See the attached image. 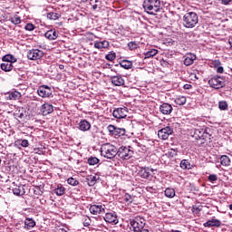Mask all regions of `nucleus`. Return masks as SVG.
I'll return each instance as SVG.
<instances>
[{
	"mask_svg": "<svg viewBox=\"0 0 232 232\" xmlns=\"http://www.w3.org/2000/svg\"><path fill=\"white\" fill-rule=\"evenodd\" d=\"M201 144H204V141H201Z\"/></svg>",
	"mask_w": 232,
	"mask_h": 232,
	"instance_id": "obj_60",
	"label": "nucleus"
},
{
	"mask_svg": "<svg viewBox=\"0 0 232 232\" xmlns=\"http://www.w3.org/2000/svg\"><path fill=\"white\" fill-rule=\"evenodd\" d=\"M231 0H221L222 5H227Z\"/></svg>",
	"mask_w": 232,
	"mask_h": 232,
	"instance_id": "obj_54",
	"label": "nucleus"
},
{
	"mask_svg": "<svg viewBox=\"0 0 232 232\" xmlns=\"http://www.w3.org/2000/svg\"><path fill=\"white\" fill-rule=\"evenodd\" d=\"M165 197H167L168 198H173V197H175V189L169 188H166Z\"/></svg>",
	"mask_w": 232,
	"mask_h": 232,
	"instance_id": "obj_36",
	"label": "nucleus"
},
{
	"mask_svg": "<svg viewBox=\"0 0 232 232\" xmlns=\"http://www.w3.org/2000/svg\"><path fill=\"white\" fill-rule=\"evenodd\" d=\"M40 111L44 116L50 115V113H53V105L45 102L41 106Z\"/></svg>",
	"mask_w": 232,
	"mask_h": 232,
	"instance_id": "obj_16",
	"label": "nucleus"
},
{
	"mask_svg": "<svg viewBox=\"0 0 232 232\" xmlns=\"http://www.w3.org/2000/svg\"><path fill=\"white\" fill-rule=\"evenodd\" d=\"M92 128V124L86 121H81L79 123V130H81V131H89V130Z\"/></svg>",
	"mask_w": 232,
	"mask_h": 232,
	"instance_id": "obj_24",
	"label": "nucleus"
},
{
	"mask_svg": "<svg viewBox=\"0 0 232 232\" xmlns=\"http://www.w3.org/2000/svg\"><path fill=\"white\" fill-rule=\"evenodd\" d=\"M36 223L34 218H26L24 220V229H32L33 227H35Z\"/></svg>",
	"mask_w": 232,
	"mask_h": 232,
	"instance_id": "obj_26",
	"label": "nucleus"
},
{
	"mask_svg": "<svg viewBox=\"0 0 232 232\" xmlns=\"http://www.w3.org/2000/svg\"><path fill=\"white\" fill-rule=\"evenodd\" d=\"M151 173H153V169H150V167H141L138 172V175L141 179H150Z\"/></svg>",
	"mask_w": 232,
	"mask_h": 232,
	"instance_id": "obj_14",
	"label": "nucleus"
},
{
	"mask_svg": "<svg viewBox=\"0 0 232 232\" xmlns=\"http://www.w3.org/2000/svg\"><path fill=\"white\" fill-rule=\"evenodd\" d=\"M195 59H197V56L195 54H188V56H186L184 60L185 66H191V64L195 63Z\"/></svg>",
	"mask_w": 232,
	"mask_h": 232,
	"instance_id": "obj_27",
	"label": "nucleus"
},
{
	"mask_svg": "<svg viewBox=\"0 0 232 232\" xmlns=\"http://www.w3.org/2000/svg\"><path fill=\"white\" fill-rule=\"evenodd\" d=\"M193 137L196 140H210L211 135L208 133L204 129H195Z\"/></svg>",
	"mask_w": 232,
	"mask_h": 232,
	"instance_id": "obj_9",
	"label": "nucleus"
},
{
	"mask_svg": "<svg viewBox=\"0 0 232 232\" xmlns=\"http://www.w3.org/2000/svg\"><path fill=\"white\" fill-rule=\"evenodd\" d=\"M94 48H96L97 50L110 48V42H108L106 40L102 41V42H95Z\"/></svg>",
	"mask_w": 232,
	"mask_h": 232,
	"instance_id": "obj_23",
	"label": "nucleus"
},
{
	"mask_svg": "<svg viewBox=\"0 0 232 232\" xmlns=\"http://www.w3.org/2000/svg\"><path fill=\"white\" fill-rule=\"evenodd\" d=\"M208 179L209 182H217L218 180V176H217L216 174H211L208 176Z\"/></svg>",
	"mask_w": 232,
	"mask_h": 232,
	"instance_id": "obj_49",
	"label": "nucleus"
},
{
	"mask_svg": "<svg viewBox=\"0 0 232 232\" xmlns=\"http://www.w3.org/2000/svg\"><path fill=\"white\" fill-rule=\"evenodd\" d=\"M44 57V52L39 49H32L27 53V58L30 61H39V59H43Z\"/></svg>",
	"mask_w": 232,
	"mask_h": 232,
	"instance_id": "obj_10",
	"label": "nucleus"
},
{
	"mask_svg": "<svg viewBox=\"0 0 232 232\" xmlns=\"http://www.w3.org/2000/svg\"><path fill=\"white\" fill-rule=\"evenodd\" d=\"M118 149L111 143H104L101 147V155L105 159H113L117 156Z\"/></svg>",
	"mask_w": 232,
	"mask_h": 232,
	"instance_id": "obj_2",
	"label": "nucleus"
},
{
	"mask_svg": "<svg viewBox=\"0 0 232 232\" xmlns=\"http://www.w3.org/2000/svg\"><path fill=\"white\" fill-rule=\"evenodd\" d=\"M130 225L131 226L134 232H138L144 229V226H146V220L142 218H135L134 219L130 220Z\"/></svg>",
	"mask_w": 232,
	"mask_h": 232,
	"instance_id": "obj_7",
	"label": "nucleus"
},
{
	"mask_svg": "<svg viewBox=\"0 0 232 232\" xmlns=\"http://www.w3.org/2000/svg\"><path fill=\"white\" fill-rule=\"evenodd\" d=\"M44 36L49 41H55L59 37V32L55 31V29H51L44 34Z\"/></svg>",
	"mask_w": 232,
	"mask_h": 232,
	"instance_id": "obj_19",
	"label": "nucleus"
},
{
	"mask_svg": "<svg viewBox=\"0 0 232 232\" xmlns=\"http://www.w3.org/2000/svg\"><path fill=\"white\" fill-rule=\"evenodd\" d=\"M16 142L20 144L22 148H28V146H30L28 140H18Z\"/></svg>",
	"mask_w": 232,
	"mask_h": 232,
	"instance_id": "obj_42",
	"label": "nucleus"
},
{
	"mask_svg": "<svg viewBox=\"0 0 232 232\" xmlns=\"http://www.w3.org/2000/svg\"><path fill=\"white\" fill-rule=\"evenodd\" d=\"M61 17V14L57 13H48L47 14V19H50L51 21H57Z\"/></svg>",
	"mask_w": 232,
	"mask_h": 232,
	"instance_id": "obj_37",
	"label": "nucleus"
},
{
	"mask_svg": "<svg viewBox=\"0 0 232 232\" xmlns=\"http://www.w3.org/2000/svg\"><path fill=\"white\" fill-rule=\"evenodd\" d=\"M19 117H20V119H21V118L23 117V113H21Z\"/></svg>",
	"mask_w": 232,
	"mask_h": 232,
	"instance_id": "obj_58",
	"label": "nucleus"
},
{
	"mask_svg": "<svg viewBox=\"0 0 232 232\" xmlns=\"http://www.w3.org/2000/svg\"><path fill=\"white\" fill-rule=\"evenodd\" d=\"M133 148L131 147H125L121 146L118 149L117 155L120 159H122V160H130L131 157H133Z\"/></svg>",
	"mask_w": 232,
	"mask_h": 232,
	"instance_id": "obj_4",
	"label": "nucleus"
},
{
	"mask_svg": "<svg viewBox=\"0 0 232 232\" xmlns=\"http://www.w3.org/2000/svg\"><path fill=\"white\" fill-rule=\"evenodd\" d=\"M22 95L21 92L14 91V92H8L6 95V100L7 101H19V99H21Z\"/></svg>",
	"mask_w": 232,
	"mask_h": 232,
	"instance_id": "obj_22",
	"label": "nucleus"
},
{
	"mask_svg": "<svg viewBox=\"0 0 232 232\" xmlns=\"http://www.w3.org/2000/svg\"><path fill=\"white\" fill-rule=\"evenodd\" d=\"M123 200L124 202H127V204H131V202H133V197H131V195L130 194H125L123 197Z\"/></svg>",
	"mask_w": 232,
	"mask_h": 232,
	"instance_id": "obj_45",
	"label": "nucleus"
},
{
	"mask_svg": "<svg viewBox=\"0 0 232 232\" xmlns=\"http://www.w3.org/2000/svg\"><path fill=\"white\" fill-rule=\"evenodd\" d=\"M227 102H226V101H221V102H218V108H219V110H221V111H226V110H227Z\"/></svg>",
	"mask_w": 232,
	"mask_h": 232,
	"instance_id": "obj_43",
	"label": "nucleus"
},
{
	"mask_svg": "<svg viewBox=\"0 0 232 232\" xmlns=\"http://www.w3.org/2000/svg\"><path fill=\"white\" fill-rule=\"evenodd\" d=\"M54 193L57 195V197H63V195L66 193V188L63 185L58 184L57 188H54Z\"/></svg>",
	"mask_w": 232,
	"mask_h": 232,
	"instance_id": "obj_30",
	"label": "nucleus"
},
{
	"mask_svg": "<svg viewBox=\"0 0 232 232\" xmlns=\"http://www.w3.org/2000/svg\"><path fill=\"white\" fill-rule=\"evenodd\" d=\"M220 164L221 166H230L231 160L229 159V157L223 155L220 157Z\"/></svg>",
	"mask_w": 232,
	"mask_h": 232,
	"instance_id": "obj_33",
	"label": "nucleus"
},
{
	"mask_svg": "<svg viewBox=\"0 0 232 232\" xmlns=\"http://www.w3.org/2000/svg\"><path fill=\"white\" fill-rule=\"evenodd\" d=\"M112 115L115 119H126V117H128V108L120 107V108L114 109Z\"/></svg>",
	"mask_w": 232,
	"mask_h": 232,
	"instance_id": "obj_13",
	"label": "nucleus"
},
{
	"mask_svg": "<svg viewBox=\"0 0 232 232\" xmlns=\"http://www.w3.org/2000/svg\"><path fill=\"white\" fill-rule=\"evenodd\" d=\"M83 3H85L86 0H82Z\"/></svg>",
	"mask_w": 232,
	"mask_h": 232,
	"instance_id": "obj_59",
	"label": "nucleus"
},
{
	"mask_svg": "<svg viewBox=\"0 0 232 232\" xmlns=\"http://www.w3.org/2000/svg\"><path fill=\"white\" fill-rule=\"evenodd\" d=\"M142 7L148 15H157L162 10V1L143 0Z\"/></svg>",
	"mask_w": 232,
	"mask_h": 232,
	"instance_id": "obj_1",
	"label": "nucleus"
},
{
	"mask_svg": "<svg viewBox=\"0 0 232 232\" xmlns=\"http://www.w3.org/2000/svg\"><path fill=\"white\" fill-rule=\"evenodd\" d=\"M168 157H169L170 159H173L174 157H177V151L173 149H171L168 153H167Z\"/></svg>",
	"mask_w": 232,
	"mask_h": 232,
	"instance_id": "obj_50",
	"label": "nucleus"
},
{
	"mask_svg": "<svg viewBox=\"0 0 232 232\" xmlns=\"http://www.w3.org/2000/svg\"><path fill=\"white\" fill-rule=\"evenodd\" d=\"M68 184H70V186H79V180L73 179V178H69L67 179Z\"/></svg>",
	"mask_w": 232,
	"mask_h": 232,
	"instance_id": "obj_47",
	"label": "nucleus"
},
{
	"mask_svg": "<svg viewBox=\"0 0 232 232\" xmlns=\"http://www.w3.org/2000/svg\"><path fill=\"white\" fill-rule=\"evenodd\" d=\"M0 164H1V158H0Z\"/></svg>",
	"mask_w": 232,
	"mask_h": 232,
	"instance_id": "obj_61",
	"label": "nucleus"
},
{
	"mask_svg": "<svg viewBox=\"0 0 232 232\" xmlns=\"http://www.w3.org/2000/svg\"><path fill=\"white\" fill-rule=\"evenodd\" d=\"M222 222L218 219H210L203 224L204 227H220Z\"/></svg>",
	"mask_w": 232,
	"mask_h": 232,
	"instance_id": "obj_21",
	"label": "nucleus"
},
{
	"mask_svg": "<svg viewBox=\"0 0 232 232\" xmlns=\"http://www.w3.org/2000/svg\"><path fill=\"white\" fill-rule=\"evenodd\" d=\"M59 69H60V70H64V65L60 64V65H59Z\"/></svg>",
	"mask_w": 232,
	"mask_h": 232,
	"instance_id": "obj_55",
	"label": "nucleus"
},
{
	"mask_svg": "<svg viewBox=\"0 0 232 232\" xmlns=\"http://www.w3.org/2000/svg\"><path fill=\"white\" fill-rule=\"evenodd\" d=\"M198 24V14L195 12L186 13L183 16V25L185 28H195Z\"/></svg>",
	"mask_w": 232,
	"mask_h": 232,
	"instance_id": "obj_3",
	"label": "nucleus"
},
{
	"mask_svg": "<svg viewBox=\"0 0 232 232\" xmlns=\"http://www.w3.org/2000/svg\"><path fill=\"white\" fill-rule=\"evenodd\" d=\"M128 46H129L130 50H137L139 48V43H137V42H130L128 44Z\"/></svg>",
	"mask_w": 232,
	"mask_h": 232,
	"instance_id": "obj_46",
	"label": "nucleus"
},
{
	"mask_svg": "<svg viewBox=\"0 0 232 232\" xmlns=\"http://www.w3.org/2000/svg\"><path fill=\"white\" fill-rule=\"evenodd\" d=\"M160 111L162 115H170L171 111H173V106L169 103H162L160 106Z\"/></svg>",
	"mask_w": 232,
	"mask_h": 232,
	"instance_id": "obj_18",
	"label": "nucleus"
},
{
	"mask_svg": "<svg viewBox=\"0 0 232 232\" xmlns=\"http://www.w3.org/2000/svg\"><path fill=\"white\" fill-rule=\"evenodd\" d=\"M102 6V2L101 0H95V4L92 5V10H101Z\"/></svg>",
	"mask_w": 232,
	"mask_h": 232,
	"instance_id": "obj_44",
	"label": "nucleus"
},
{
	"mask_svg": "<svg viewBox=\"0 0 232 232\" xmlns=\"http://www.w3.org/2000/svg\"><path fill=\"white\" fill-rule=\"evenodd\" d=\"M169 135H173V128L167 126L158 131L159 139L161 140H168Z\"/></svg>",
	"mask_w": 232,
	"mask_h": 232,
	"instance_id": "obj_12",
	"label": "nucleus"
},
{
	"mask_svg": "<svg viewBox=\"0 0 232 232\" xmlns=\"http://www.w3.org/2000/svg\"><path fill=\"white\" fill-rule=\"evenodd\" d=\"M24 28L27 32H34V30H35V25H34L32 23H28L25 24Z\"/></svg>",
	"mask_w": 232,
	"mask_h": 232,
	"instance_id": "obj_48",
	"label": "nucleus"
},
{
	"mask_svg": "<svg viewBox=\"0 0 232 232\" xmlns=\"http://www.w3.org/2000/svg\"><path fill=\"white\" fill-rule=\"evenodd\" d=\"M82 220L84 227H88L92 224V219L88 216H83Z\"/></svg>",
	"mask_w": 232,
	"mask_h": 232,
	"instance_id": "obj_40",
	"label": "nucleus"
},
{
	"mask_svg": "<svg viewBox=\"0 0 232 232\" xmlns=\"http://www.w3.org/2000/svg\"><path fill=\"white\" fill-rule=\"evenodd\" d=\"M100 160L97 157H91L88 159V164L90 166H95V164H99Z\"/></svg>",
	"mask_w": 232,
	"mask_h": 232,
	"instance_id": "obj_39",
	"label": "nucleus"
},
{
	"mask_svg": "<svg viewBox=\"0 0 232 232\" xmlns=\"http://www.w3.org/2000/svg\"><path fill=\"white\" fill-rule=\"evenodd\" d=\"M181 169H193V165L189 162V160H182L179 164Z\"/></svg>",
	"mask_w": 232,
	"mask_h": 232,
	"instance_id": "obj_28",
	"label": "nucleus"
},
{
	"mask_svg": "<svg viewBox=\"0 0 232 232\" xmlns=\"http://www.w3.org/2000/svg\"><path fill=\"white\" fill-rule=\"evenodd\" d=\"M157 53H159V50L150 49V51H148L147 53H144L145 59H150L151 57H155V55H157Z\"/></svg>",
	"mask_w": 232,
	"mask_h": 232,
	"instance_id": "obj_34",
	"label": "nucleus"
},
{
	"mask_svg": "<svg viewBox=\"0 0 232 232\" xmlns=\"http://www.w3.org/2000/svg\"><path fill=\"white\" fill-rule=\"evenodd\" d=\"M103 220H105L107 224H111L112 226L119 224V217L117 216V212L112 211L105 213Z\"/></svg>",
	"mask_w": 232,
	"mask_h": 232,
	"instance_id": "obj_11",
	"label": "nucleus"
},
{
	"mask_svg": "<svg viewBox=\"0 0 232 232\" xmlns=\"http://www.w3.org/2000/svg\"><path fill=\"white\" fill-rule=\"evenodd\" d=\"M212 65L214 68H218L220 65V60H214Z\"/></svg>",
	"mask_w": 232,
	"mask_h": 232,
	"instance_id": "obj_52",
	"label": "nucleus"
},
{
	"mask_svg": "<svg viewBox=\"0 0 232 232\" xmlns=\"http://www.w3.org/2000/svg\"><path fill=\"white\" fill-rule=\"evenodd\" d=\"M189 86L191 85H185L186 90H189Z\"/></svg>",
	"mask_w": 232,
	"mask_h": 232,
	"instance_id": "obj_56",
	"label": "nucleus"
},
{
	"mask_svg": "<svg viewBox=\"0 0 232 232\" xmlns=\"http://www.w3.org/2000/svg\"><path fill=\"white\" fill-rule=\"evenodd\" d=\"M1 69L4 72H12V70H14V63L4 62L3 63H1Z\"/></svg>",
	"mask_w": 232,
	"mask_h": 232,
	"instance_id": "obj_29",
	"label": "nucleus"
},
{
	"mask_svg": "<svg viewBox=\"0 0 232 232\" xmlns=\"http://www.w3.org/2000/svg\"><path fill=\"white\" fill-rule=\"evenodd\" d=\"M10 21L13 24H21V16L15 14L10 18Z\"/></svg>",
	"mask_w": 232,
	"mask_h": 232,
	"instance_id": "obj_38",
	"label": "nucleus"
},
{
	"mask_svg": "<svg viewBox=\"0 0 232 232\" xmlns=\"http://www.w3.org/2000/svg\"><path fill=\"white\" fill-rule=\"evenodd\" d=\"M175 104H178V106H184L187 102V99L185 96H178L175 101Z\"/></svg>",
	"mask_w": 232,
	"mask_h": 232,
	"instance_id": "obj_32",
	"label": "nucleus"
},
{
	"mask_svg": "<svg viewBox=\"0 0 232 232\" xmlns=\"http://www.w3.org/2000/svg\"><path fill=\"white\" fill-rule=\"evenodd\" d=\"M89 211L92 215H101V213H106V208L102 205H91Z\"/></svg>",
	"mask_w": 232,
	"mask_h": 232,
	"instance_id": "obj_15",
	"label": "nucleus"
},
{
	"mask_svg": "<svg viewBox=\"0 0 232 232\" xmlns=\"http://www.w3.org/2000/svg\"><path fill=\"white\" fill-rule=\"evenodd\" d=\"M52 93H53V92L48 85H40L37 89V94L39 97H42V99L52 97Z\"/></svg>",
	"mask_w": 232,
	"mask_h": 232,
	"instance_id": "obj_8",
	"label": "nucleus"
},
{
	"mask_svg": "<svg viewBox=\"0 0 232 232\" xmlns=\"http://www.w3.org/2000/svg\"><path fill=\"white\" fill-rule=\"evenodd\" d=\"M111 81L113 86H124V78L121 75L111 76Z\"/></svg>",
	"mask_w": 232,
	"mask_h": 232,
	"instance_id": "obj_20",
	"label": "nucleus"
},
{
	"mask_svg": "<svg viewBox=\"0 0 232 232\" xmlns=\"http://www.w3.org/2000/svg\"><path fill=\"white\" fill-rule=\"evenodd\" d=\"M105 59L111 62L115 61V59H117V54L114 52H111L105 56Z\"/></svg>",
	"mask_w": 232,
	"mask_h": 232,
	"instance_id": "obj_41",
	"label": "nucleus"
},
{
	"mask_svg": "<svg viewBox=\"0 0 232 232\" xmlns=\"http://www.w3.org/2000/svg\"><path fill=\"white\" fill-rule=\"evenodd\" d=\"M228 208H229L230 211H232V204H230V205L228 206Z\"/></svg>",
	"mask_w": 232,
	"mask_h": 232,
	"instance_id": "obj_57",
	"label": "nucleus"
},
{
	"mask_svg": "<svg viewBox=\"0 0 232 232\" xmlns=\"http://www.w3.org/2000/svg\"><path fill=\"white\" fill-rule=\"evenodd\" d=\"M217 72H218V73H224V67H222L220 65L218 66Z\"/></svg>",
	"mask_w": 232,
	"mask_h": 232,
	"instance_id": "obj_53",
	"label": "nucleus"
},
{
	"mask_svg": "<svg viewBox=\"0 0 232 232\" xmlns=\"http://www.w3.org/2000/svg\"><path fill=\"white\" fill-rule=\"evenodd\" d=\"M2 61L4 63H15V57H14V55H12V54H6V55L3 56Z\"/></svg>",
	"mask_w": 232,
	"mask_h": 232,
	"instance_id": "obj_35",
	"label": "nucleus"
},
{
	"mask_svg": "<svg viewBox=\"0 0 232 232\" xmlns=\"http://www.w3.org/2000/svg\"><path fill=\"white\" fill-rule=\"evenodd\" d=\"M24 185H14V187L12 188V191L14 195H16V197H23V195H25L26 188H24Z\"/></svg>",
	"mask_w": 232,
	"mask_h": 232,
	"instance_id": "obj_17",
	"label": "nucleus"
},
{
	"mask_svg": "<svg viewBox=\"0 0 232 232\" xmlns=\"http://www.w3.org/2000/svg\"><path fill=\"white\" fill-rule=\"evenodd\" d=\"M189 78L191 81H198V76L195 72L190 73Z\"/></svg>",
	"mask_w": 232,
	"mask_h": 232,
	"instance_id": "obj_51",
	"label": "nucleus"
},
{
	"mask_svg": "<svg viewBox=\"0 0 232 232\" xmlns=\"http://www.w3.org/2000/svg\"><path fill=\"white\" fill-rule=\"evenodd\" d=\"M120 66L121 68H124L125 70H130V68H132L133 63H131L130 61H128V60H122L120 63Z\"/></svg>",
	"mask_w": 232,
	"mask_h": 232,
	"instance_id": "obj_31",
	"label": "nucleus"
},
{
	"mask_svg": "<svg viewBox=\"0 0 232 232\" xmlns=\"http://www.w3.org/2000/svg\"><path fill=\"white\" fill-rule=\"evenodd\" d=\"M208 84L214 90H220V88L226 86V81L220 76H214L208 81Z\"/></svg>",
	"mask_w": 232,
	"mask_h": 232,
	"instance_id": "obj_6",
	"label": "nucleus"
},
{
	"mask_svg": "<svg viewBox=\"0 0 232 232\" xmlns=\"http://www.w3.org/2000/svg\"><path fill=\"white\" fill-rule=\"evenodd\" d=\"M99 179L100 178L97 174L87 176L86 180L88 182V186H90V187L95 186V184H97V180H99Z\"/></svg>",
	"mask_w": 232,
	"mask_h": 232,
	"instance_id": "obj_25",
	"label": "nucleus"
},
{
	"mask_svg": "<svg viewBox=\"0 0 232 232\" xmlns=\"http://www.w3.org/2000/svg\"><path fill=\"white\" fill-rule=\"evenodd\" d=\"M107 130L111 135V137H114L115 139H119V137H124L126 135V129L115 127V125H109Z\"/></svg>",
	"mask_w": 232,
	"mask_h": 232,
	"instance_id": "obj_5",
	"label": "nucleus"
}]
</instances>
